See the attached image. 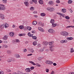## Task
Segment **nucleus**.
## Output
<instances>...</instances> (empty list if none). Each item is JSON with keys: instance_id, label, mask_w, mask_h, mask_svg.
I'll list each match as a JSON object with an SVG mask.
<instances>
[{"instance_id": "obj_1", "label": "nucleus", "mask_w": 74, "mask_h": 74, "mask_svg": "<svg viewBox=\"0 0 74 74\" xmlns=\"http://www.w3.org/2000/svg\"><path fill=\"white\" fill-rule=\"evenodd\" d=\"M53 43H54V42L51 41L49 42V45H50V50L52 52L53 51V48H52L54 47V45H53Z\"/></svg>"}, {"instance_id": "obj_2", "label": "nucleus", "mask_w": 74, "mask_h": 74, "mask_svg": "<svg viewBox=\"0 0 74 74\" xmlns=\"http://www.w3.org/2000/svg\"><path fill=\"white\" fill-rule=\"evenodd\" d=\"M0 10L1 11H5L6 8L4 5H0Z\"/></svg>"}, {"instance_id": "obj_3", "label": "nucleus", "mask_w": 74, "mask_h": 74, "mask_svg": "<svg viewBox=\"0 0 74 74\" xmlns=\"http://www.w3.org/2000/svg\"><path fill=\"white\" fill-rule=\"evenodd\" d=\"M47 9L48 11H51V12H52L54 11L55 9L53 8H47Z\"/></svg>"}, {"instance_id": "obj_4", "label": "nucleus", "mask_w": 74, "mask_h": 74, "mask_svg": "<svg viewBox=\"0 0 74 74\" xmlns=\"http://www.w3.org/2000/svg\"><path fill=\"white\" fill-rule=\"evenodd\" d=\"M0 17L1 18L2 20L4 19H5V16L1 13H0Z\"/></svg>"}, {"instance_id": "obj_5", "label": "nucleus", "mask_w": 74, "mask_h": 74, "mask_svg": "<svg viewBox=\"0 0 74 74\" xmlns=\"http://www.w3.org/2000/svg\"><path fill=\"white\" fill-rule=\"evenodd\" d=\"M48 32L49 33H55V31H53V30L52 29H50L48 30Z\"/></svg>"}, {"instance_id": "obj_6", "label": "nucleus", "mask_w": 74, "mask_h": 74, "mask_svg": "<svg viewBox=\"0 0 74 74\" xmlns=\"http://www.w3.org/2000/svg\"><path fill=\"white\" fill-rule=\"evenodd\" d=\"M24 4L26 7H29V3L27 2H24Z\"/></svg>"}, {"instance_id": "obj_7", "label": "nucleus", "mask_w": 74, "mask_h": 74, "mask_svg": "<svg viewBox=\"0 0 74 74\" xmlns=\"http://www.w3.org/2000/svg\"><path fill=\"white\" fill-rule=\"evenodd\" d=\"M8 38V36L7 35H5L2 38V39L3 40H7V39Z\"/></svg>"}, {"instance_id": "obj_8", "label": "nucleus", "mask_w": 74, "mask_h": 74, "mask_svg": "<svg viewBox=\"0 0 74 74\" xmlns=\"http://www.w3.org/2000/svg\"><path fill=\"white\" fill-rule=\"evenodd\" d=\"M15 56L16 58H19L20 57V55L18 54H15Z\"/></svg>"}, {"instance_id": "obj_9", "label": "nucleus", "mask_w": 74, "mask_h": 74, "mask_svg": "<svg viewBox=\"0 0 74 74\" xmlns=\"http://www.w3.org/2000/svg\"><path fill=\"white\" fill-rule=\"evenodd\" d=\"M39 3L40 4H44V2L42 0H40L39 1Z\"/></svg>"}, {"instance_id": "obj_10", "label": "nucleus", "mask_w": 74, "mask_h": 74, "mask_svg": "<svg viewBox=\"0 0 74 74\" xmlns=\"http://www.w3.org/2000/svg\"><path fill=\"white\" fill-rule=\"evenodd\" d=\"M69 35V33L64 31V36H68Z\"/></svg>"}, {"instance_id": "obj_11", "label": "nucleus", "mask_w": 74, "mask_h": 74, "mask_svg": "<svg viewBox=\"0 0 74 74\" xmlns=\"http://www.w3.org/2000/svg\"><path fill=\"white\" fill-rule=\"evenodd\" d=\"M62 12L63 13H65L66 12V9L65 8L62 9Z\"/></svg>"}, {"instance_id": "obj_12", "label": "nucleus", "mask_w": 74, "mask_h": 74, "mask_svg": "<svg viewBox=\"0 0 74 74\" xmlns=\"http://www.w3.org/2000/svg\"><path fill=\"white\" fill-rule=\"evenodd\" d=\"M49 4L50 5H53V2L52 1H49Z\"/></svg>"}, {"instance_id": "obj_13", "label": "nucleus", "mask_w": 74, "mask_h": 74, "mask_svg": "<svg viewBox=\"0 0 74 74\" xmlns=\"http://www.w3.org/2000/svg\"><path fill=\"white\" fill-rule=\"evenodd\" d=\"M5 25V24H3L1 25L0 27V29H4Z\"/></svg>"}, {"instance_id": "obj_14", "label": "nucleus", "mask_w": 74, "mask_h": 74, "mask_svg": "<svg viewBox=\"0 0 74 74\" xmlns=\"http://www.w3.org/2000/svg\"><path fill=\"white\" fill-rule=\"evenodd\" d=\"M25 71L26 72L29 73L30 71V69L29 68H26L25 69Z\"/></svg>"}, {"instance_id": "obj_15", "label": "nucleus", "mask_w": 74, "mask_h": 74, "mask_svg": "<svg viewBox=\"0 0 74 74\" xmlns=\"http://www.w3.org/2000/svg\"><path fill=\"white\" fill-rule=\"evenodd\" d=\"M37 23V22L36 21H34L33 22H32V24L33 25H36Z\"/></svg>"}, {"instance_id": "obj_16", "label": "nucleus", "mask_w": 74, "mask_h": 74, "mask_svg": "<svg viewBox=\"0 0 74 74\" xmlns=\"http://www.w3.org/2000/svg\"><path fill=\"white\" fill-rule=\"evenodd\" d=\"M43 44H44V45H47L48 44V42H43L42 43Z\"/></svg>"}, {"instance_id": "obj_17", "label": "nucleus", "mask_w": 74, "mask_h": 74, "mask_svg": "<svg viewBox=\"0 0 74 74\" xmlns=\"http://www.w3.org/2000/svg\"><path fill=\"white\" fill-rule=\"evenodd\" d=\"M29 62L30 63H31V64H32V65H34V66H35V65H36V64L34 63V62H33L29 61Z\"/></svg>"}, {"instance_id": "obj_18", "label": "nucleus", "mask_w": 74, "mask_h": 74, "mask_svg": "<svg viewBox=\"0 0 74 74\" xmlns=\"http://www.w3.org/2000/svg\"><path fill=\"white\" fill-rule=\"evenodd\" d=\"M50 23H55V20H53V19H51V20L50 21Z\"/></svg>"}, {"instance_id": "obj_19", "label": "nucleus", "mask_w": 74, "mask_h": 74, "mask_svg": "<svg viewBox=\"0 0 74 74\" xmlns=\"http://www.w3.org/2000/svg\"><path fill=\"white\" fill-rule=\"evenodd\" d=\"M39 25L40 26H41L43 27L44 26V24L42 23L41 22H39Z\"/></svg>"}, {"instance_id": "obj_20", "label": "nucleus", "mask_w": 74, "mask_h": 74, "mask_svg": "<svg viewBox=\"0 0 74 74\" xmlns=\"http://www.w3.org/2000/svg\"><path fill=\"white\" fill-rule=\"evenodd\" d=\"M30 10H31V11H33L34 10H35V8H34L33 7H32L30 8Z\"/></svg>"}, {"instance_id": "obj_21", "label": "nucleus", "mask_w": 74, "mask_h": 74, "mask_svg": "<svg viewBox=\"0 0 74 74\" xmlns=\"http://www.w3.org/2000/svg\"><path fill=\"white\" fill-rule=\"evenodd\" d=\"M27 29L28 30H32V27H27Z\"/></svg>"}, {"instance_id": "obj_22", "label": "nucleus", "mask_w": 74, "mask_h": 74, "mask_svg": "<svg viewBox=\"0 0 74 74\" xmlns=\"http://www.w3.org/2000/svg\"><path fill=\"white\" fill-rule=\"evenodd\" d=\"M19 28L20 29H23L24 28V27L23 25H21L19 26Z\"/></svg>"}, {"instance_id": "obj_23", "label": "nucleus", "mask_w": 74, "mask_h": 74, "mask_svg": "<svg viewBox=\"0 0 74 74\" xmlns=\"http://www.w3.org/2000/svg\"><path fill=\"white\" fill-rule=\"evenodd\" d=\"M57 24L56 23L55 24L54 23H53L52 24V27H55V26H57Z\"/></svg>"}, {"instance_id": "obj_24", "label": "nucleus", "mask_w": 74, "mask_h": 74, "mask_svg": "<svg viewBox=\"0 0 74 74\" xmlns=\"http://www.w3.org/2000/svg\"><path fill=\"white\" fill-rule=\"evenodd\" d=\"M74 52V50L73 49V48H72L71 49V53H73V52Z\"/></svg>"}, {"instance_id": "obj_25", "label": "nucleus", "mask_w": 74, "mask_h": 74, "mask_svg": "<svg viewBox=\"0 0 74 74\" xmlns=\"http://www.w3.org/2000/svg\"><path fill=\"white\" fill-rule=\"evenodd\" d=\"M32 38L34 40H37V36H32Z\"/></svg>"}, {"instance_id": "obj_26", "label": "nucleus", "mask_w": 74, "mask_h": 74, "mask_svg": "<svg viewBox=\"0 0 74 74\" xmlns=\"http://www.w3.org/2000/svg\"><path fill=\"white\" fill-rule=\"evenodd\" d=\"M28 36H29V37H32L33 36L32 35V34H30V32H28L27 34Z\"/></svg>"}, {"instance_id": "obj_27", "label": "nucleus", "mask_w": 74, "mask_h": 74, "mask_svg": "<svg viewBox=\"0 0 74 74\" xmlns=\"http://www.w3.org/2000/svg\"><path fill=\"white\" fill-rule=\"evenodd\" d=\"M40 15H41L42 16H45V14L44 13H41Z\"/></svg>"}, {"instance_id": "obj_28", "label": "nucleus", "mask_w": 74, "mask_h": 74, "mask_svg": "<svg viewBox=\"0 0 74 74\" xmlns=\"http://www.w3.org/2000/svg\"><path fill=\"white\" fill-rule=\"evenodd\" d=\"M11 51L10 50H8L7 51V53L8 54H11Z\"/></svg>"}, {"instance_id": "obj_29", "label": "nucleus", "mask_w": 74, "mask_h": 74, "mask_svg": "<svg viewBox=\"0 0 74 74\" xmlns=\"http://www.w3.org/2000/svg\"><path fill=\"white\" fill-rule=\"evenodd\" d=\"M8 26H9V25H8V24L6 23L5 24V28H7V27H8Z\"/></svg>"}, {"instance_id": "obj_30", "label": "nucleus", "mask_w": 74, "mask_h": 74, "mask_svg": "<svg viewBox=\"0 0 74 74\" xmlns=\"http://www.w3.org/2000/svg\"><path fill=\"white\" fill-rule=\"evenodd\" d=\"M33 2L35 3V4H37V0H32Z\"/></svg>"}, {"instance_id": "obj_31", "label": "nucleus", "mask_w": 74, "mask_h": 74, "mask_svg": "<svg viewBox=\"0 0 74 74\" xmlns=\"http://www.w3.org/2000/svg\"><path fill=\"white\" fill-rule=\"evenodd\" d=\"M3 1V3H4L5 4H6L7 3V0H2Z\"/></svg>"}, {"instance_id": "obj_32", "label": "nucleus", "mask_w": 74, "mask_h": 74, "mask_svg": "<svg viewBox=\"0 0 74 74\" xmlns=\"http://www.w3.org/2000/svg\"><path fill=\"white\" fill-rule=\"evenodd\" d=\"M72 3L73 1L70 0H69L68 1V3H69V4H71V3Z\"/></svg>"}, {"instance_id": "obj_33", "label": "nucleus", "mask_w": 74, "mask_h": 74, "mask_svg": "<svg viewBox=\"0 0 74 74\" xmlns=\"http://www.w3.org/2000/svg\"><path fill=\"white\" fill-rule=\"evenodd\" d=\"M37 43L36 42H34L33 43V44L34 45H37Z\"/></svg>"}, {"instance_id": "obj_34", "label": "nucleus", "mask_w": 74, "mask_h": 74, "mask_svg": "<svg viewBox=\"0 0 74 74\" xmlns=\"http://www.w3.org/2000/svg\"><path fill=\"white\" fill-rule=\"evenodd\" d=\"M3 47L4 48H8V46L6 45H3Z\"/></svg>"}, {"instance_id": "obj_35", "label": "nucleus", "mask_w": 74, "mask_h": 74, "mask_svg": "<svg viewBox=\"0 0 74 74\" xmlns=\"http://www.w3.org/2000/svg\"><path fill=\"white\" fill-rule=\"evenodd\" d=\"M65 18H66V19H70V17H69V16H66L65 17Z\"/></svg>"}, {"instance_id": "obj_36", "label": "nucleus", "mask_w": 74, "mask_h": 74, "mask_svg": "<svg viewBox=\"0 0 74 74\" xmlns=\"http://www.w3.org/2000/svg\"><path fill=\"white\" fill-rule=\"evenodd\" d=\"M60 34H61V35H62V36H64V31L60 33Z\"/></svg>"}, {"instance_id": "obj_37", "label": "nucleus", "mask_w": 74, "mask_h": 74, "mask_svg": "<svg viewBox=\"0 0 74 74\" xmlns=\"http://www.w3.org/2000/svg\"><path fill=\"white\" fill-rule=\"evenodd\" d=\"M53 63V62H52L51 61H49V64H52Z\"/></svg>"}, {"instance_id": "obj_38", "label": "nucleus", "mask_w": 74, "mask_h": 74, "mask_svg": "<svg viewBox=\"0 0 74 74\" xmlns=\"http://www.w3.org/2000/svg\"><path fill=\"white\" fill-rule=\"evenodd\" d=\"M40 31L41 32H44V29H42V28H41V29H40Z\"/></svg>"}, {"instance_id": "obj_39", "label": "nucleus", "mask_w": 74, "mask_h": 74, "mask_svg": "<svg viewBox=\"0 0 74 74\" xmlns=\"http://www.w3.org/2000/svg\"><path fill=\"white\" fill-rule=\"evenodd\" d=\"M30 51L31 52H32V53H33V52H34V51L33 49H31Z\"/></svg>"}, {"instance_id": "obj_40", "label": "nucleus", "mask_w": 74, "mask_h": 74, "mask_svg": "<svg viewBox=\"0 0 74 74\" xmlns=\"http://www.w3.org/2000/svg\"><path fill=\"white\" fill-rule=\"evenodd\" d=\"M11 70L10 69H7V73H9L10 72H11Z\"/></svg>"}, {"instance_id": "obj_41", "label": "nucleus", "mask_w": 74, "mask_h": 74, "mask_svg": "<svg viewBox=\"0 0 74 74\" xmlns=\"http://www.w3.org/2000/svg\"><path fill=\"white\" fill-rule=\"evenodd\" d=\"M10 60L11 62H14V60H15V59L13 58H10Z\"/></svg>"}, {"instance_id": "obj_42", "label": "nucleus", "mask_w": 74, "mask_h": 74, "mask_svg": "<svg viewBox=\"0 0 74 74\" xmlns=\"http://www.w3.org/2000/svg\"><path fill=\"white\" fill-rule=\"evenodd\" d=\"M56 3H60V1L59 0H57L56 1Z\"/></svg>"}, {"instance_id": "obj_43", "label": "nucleus", "mask_w": 74, "mask_h": 74, "mask_svg": "<svg viewBox=\"0 0 74 74\" xmlns=\"http://www.w3.org/2000/svg\"><path fill=\"white\" fill-rule=\"evenodd\" d=\"M60 16H62V17H64V14L61 13H60Z\"/></svg>"}, {"instance_id": "obj_44", "label": "nucleus", "mask_w": 74, "mask_h": 74, "mask_svg": "<svg viewBox=\"0 0 74 74\" xmlns=\"http://www.w3.org/2000/svg\"><path fill=\"white\" fill-rule=\"evenodd\" d=\"M8 62V63H10V62H11V59H8L7 60Z\"/></svg>"}, {"instance_id": "obj_45", "label": "nucleus", "mask_w": 74, "mask_h": 74, "mask_svg": "<svg viewBox=\"0 0 74 74\" xmlns=\"http://www.w3.org/2000/svg\"><path fill=\"white\" fill-rule=\"evenodd\" d=\"M16 42H20V41L19 39H16Z\"/></svg>"}, {"instance_id": "obj_46", "label": "nucleus", "mask_w": 74, "mask_h": 74, "mask_svg": "<svg viewBox=\"0 0 74 74\" xmlns=\"http://www.w3.org/2000/svg\"><path fill=\"white\" fill-rule=\"evenodd\" d=\"M30 69L31 70H33L34 69V66H31L30 67Z\"/></svg>"}, {"instance_id": "obj_47", "label": "nucleus", "mask_w": 74, "mask_h": 74, "mask_svg": "<svg viewBox=\"0 0 74 74\" xmlns=\"http://www.w3.org/2000/svg\"><path fill=\"white\" fill-rule=\"evenodd\" d=\"M38 60H39V61H41V60L42 58H41V57H39L38 59Z\"/></svg>"}, {"instance_id": "obj_48", "label": "nucleus", "mask_w": 74, "mask_h": 74, "mask_svg": "<svg viewBox=\"0 0 74 74\" xmlns=\"http://www.w3.org/2000/svg\"><path fill=\"white\" fill-rule=\"evenodd\" d=\"M49 61H48V60H47L46 61V63H47V64H49Z\"/></svg>"}, {"instance_id": "obj_49", "label": "nucleus", "mask_w": 74, "mask_h": 74, "mask_svg": "<svg viewBox=\"0 0 74 74\" xmlns=\"http://www.w3.org/2000/svg\"><path fill=\"white\" fill-rule=\"evenodd\" d=\"M46 71L47 73H48L49 72V69H46Z\"/></svg>"}, {"instance_id": "obj_50", "label": "nucleus", "mask_w": 74, "mask_h": 74, "mask_svg": "<svg viewBox=\"0 0 74 74\" xmlns=\"http://www.w3.org/2000/svg\"><path fill=\"white\" fill-rule=\"evenodd\" d=\"M18 36H20V37H21V36H23V35H22V34H18Z\"/></svg>"}, {"instance_id": "obj_51", "label": "nucleus", "mask_w": 74, "mask_h": 74, "mask_svg": "<svg viewBox=\"0 0 74 74\" xmlns=\"http://www.w3.org/2000/svg\"><path fill=\"white\" fill-rule=\"evenodd\" d=\"M67 40H64L63 42H64L65 43H66V42H67Z\"/></svg>"}, {"instance_id": "obj_52", "label": "nucleus", "mask_w": 74, "mask_h": 74, "mask_svg": "<svg viewBox=\"0 0 74 74\" xmlns=\"http://www.w3.org/2000/svg\"><path fill=\"white\" fill-rule=\"evenodd\" d=\"M36 65L38 66V67H41V65L38 63H37Z\"/></svg>"}, {"instance_id": "obj_53", "label": "nucleus", "mask_w": 74, "mask_h": 74, "mask_svg": "<svg viewBox=\"0 0 74 74\" xmlns=\"http://www.w3.org/2000/svg\"><path fill=\"white\" fill-rule=\"evenodd\" d=\"M40 50L41 51V52H43L44 51V49H40Z\"/></svg>"}, {"instance_id": "obj_54", "label": "nucleus", "mask_w": 74, "mask_h": 74, "mask_svg": "<svg viewBox=\"0 0 74 74\" xmlns=\"http://www.w3.org/2000/svg\"><path fill=\"white\" fill-rule=\"evenodd\" d=\"M63 41H64V40H62L60 41V42H61V43H62V44H63L64 42Z\"/></svg>"}, {"instance_id": "obj_55", "label": "nucleus", "mask_w": 74, "mask_h": 74, "mask_svg": "<svg viewBox=\"0 0 74 74\" xmlns=\"http://www.w3.org/2000/svg\"><path fill=\"white\" fill-rule=\"evenodd\" d=\"M29 3L31 4H32L33 3V2L30 1Z\"/></svg>"}, {"instance_id": "obj_56", "label": "nucleus", "mask_w": 74, "mask_h": 74, "mask_svg": "<svg viewBox=\"0 0 74 74\" xmlns=\"http://www.w3.org/2000/svg\"><path fill=\"white\" fill-rule=\"evenodd\" d=\"M28 43H29V42L27 41L25 42V44H28Z\"/></svg>"}, {"instance_id": "obj_57", "label": "nucleus", "mask_w": 74, "mask_h": 74, "mask_svg": "<svg viewBox=\"0 0 74 74\" xmlns=\"http://www.w3.org/2000/svg\"><path fill=\"white\" fill-rule=\"evenodd\" d=\"M33 13H34V14H36L37 13V12L36 11H34L33 12Z\"/></svg>"}, {"instance_id": "obj_58", "label": "nucleus", "mask_w": 74, "mask_h": 74, "mask_svg": "<svg viewBox=\"0 0 74 74\" xmlns=\"http://www.w3.org/2000/svg\"><path fill=\"white\" fill-rule=\"evenodd\" d=\"M9 35L10 36H11V37H12V36H14V34H9Z\"/></svg>"}, {"instance_id": "obj_59", "label": "nucleus", "mask_w": 74, "mask_h": 74, "mask_svg": "<svg viewBox=\"0 0 74 74\" xmlns=\"http://www.w3.org/2000/svg\"><path fill=\"white\" fill-rule=\"evenodd\" d=\"M53 66H56V65H57V64L56 63H53Z\"/></svg>"}, {"instance_id": "obj_60", "label": "nucleus", "mask_w": 74, "mask_h": 74, "mask_svg": "<svg viewBox=\"0 0 74 74\" xmlns=\"http://www.w3.org/2000/svg\"><path fill=\"white\" fill-rule=\"evenodd\" d=\"M32 33H36V31L33 30L32 31Z\"/></svg>"}, {"instance_id": "obj_61", "label": "nucleus", "mask_w": 74, "mask_h": 74, "mask_svg": "<svg viewBox=\"0 0 74 74\" xmlns=\"http://www.w3.org/2000/svg\"><path fill=\"white\" fill-rule=\"evenodd\" d=\"M18 74H23V73L21 72H19L18 73Z\"/></svg>"}, {"instance_id": "obj_62", "label": "nucleus", "mask_w": 74, "mask_h": 74, "mask_svg": "<svg viewBox=\"0 0 74 74\" xmlns=\"http://www.w3.org/2000/svg\"><path fill=\"white\" fill-rule=\"evenodd\" d=\"M4 74V72L3 71H2L1 72V74Z\"/></svg>"}, {"instance_id": "obj_63", "label": "nucleus", "mask_w": 74, "mask_h": 74, "mask_svg": "<svg viewBox=\"0 0 74 74\" xmlns=\"http://www.w3.org/2000/svg\"><path fill=\"white\" fill-rule=\"evenodd\" d=\"M51 74H54V71H52V72L51 73Z\"/></svg>"}, {"instance_id": "obj_64", "label": "nucleus", "mask_w": 74, "mask_h": 74, "mask_svg": "<svg viewBox=\"0 0 74 74\" xmlns=\"http://www.w3.org/2000/svg\"><path fill=\"white\" fill-rule=\"evenodd\" d=\"M69 74H74V73L73 72H70L69 73Z\"/></svg>"}]
</instances>
